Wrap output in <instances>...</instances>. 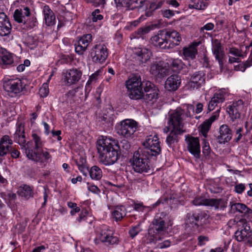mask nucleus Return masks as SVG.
<instances>
[{
    "label": "nucleus",
    "mask_w": 252,
    "mask_h": 252,
    "mask_svg": "<svg viewBox=\"0 0 252 252\" xmlns=\"http://www.w3.org/2000/svg\"><path fill=\"white\" fill-rule=\"evenodd\" d=\"M97 149L100 162L105 165L114 164L119 158L118 142L112 138L102 136L97 141Z\"/></svg>",
    "instance_id": "obj_1"
},
{
    "label": "nucleus",
    "mask_w": 252,
    "mask_h": 252,
    "mask_svg": "<svg viewBox=\"0 0 252 252\" xmlns=\"http://www.w3.org/2000/svg\"><path fill=\"white\" fill-rule=\"evenodd\" d=\"M191 112H194V107L192 105H188L186 110L177 108L174 111L169 112L168 125L173 128L183 130L184 121L186 118L191 116Z\"/></svg>",
    "instance_id": "obj_2"
},
{
    "label": "nucleus",
    "mask_w": 252,
    "mask_h": 252,
    "mask_svg": "<svg viewBox=\"0 0 252 252\" xmlns=\"http://www.w3.org/2000/svg\"><path fill=\"white\" fill-rule=\"evenodd\" d=\"M152 157L140 150L135 152L130 160L133 170L141 174L149 172L150 170L149 158Z\"/></svg>",
    "instance_id": "obj_3"
},
{
    "label": "nucleus",
    "mask_w": 252,
    "mask_h": 252,
    "mask_svg": "<svg viewBox=\"0 0 252 252\" xmlns=\"http://www.w3.org/2000/svg\"><path fill=\"white\" fill-rule=\"evenodd\" d=\"M117 133L126 139L134 138L138 128V123L133 119H125L116 125Z\"/></svg>",
    "instance_id": "obj_4"
},
{
    "label": "nucleus",
    "mask_w": 252,
    "mask_h": 252,
    "mask_svg": "<svg viewBox=\"0 0 252 252\" xmlns=\"http://www.w3.org/2000/svg\"><path fill=\"white\" fill-rule=\"evenodd\" d=\"M142 83L139 76H134L126 82L128 95L131 99H141L142 95Z\"/></svg>",
    "instance_id": "obj_5"
},
{
    "label": "nucleus",
    "mask_w": 252,
    "mask_h": 252,
    "mask_svg": "<svg viewBox=\"0 0 252 252\" xmlns=\"http://www.w3.org/2000/svg\"><path fill=\"white\" fill-rule=\"evenodd\" d=\"M26 156L29 159L38 162L41 165L43 166H45L48 160L51 158V155L47 151H44L41 149L38 151H34L32 148V142H29L28 145Z\"/></svg>",
    "instance_id": "obj_6"
},
{
    "label": "nucleus",
    "mask_w": 252,
    "mask_h": 252,
    "mask_svg": "<svg viewBox=\"0 0 252 252\" xmlns=\"http://www.w3.org/2000/svg\"><path fill=\"white\" fill-rule=\"evenodd\" d=\"M143 145L145 148L140 150L145 152L146 154L151 157H156L161 152L158 138L156 135L147 136Z\"/></svg>",
    "instance_id": "obj_7"
},
{
    "label": "nucleus",
    "mask_w": 252,
    "mask_h": 252,
    "mask_svg": "<svg viewBox=\"0 0 252 252\" xmlns=\"http://www.w3.org/2000/svg\"><path fill=\"white\" fill-rule=\"evenodd\" d=\"M90 55L94 62L102 63L108 57V49L104 44H96L92 48Z\"/></svg>",
    "instance_id": "obj_8"
},
{
    "label": "nucleus",
    "mask_w": 252,
    "mask_h": 252,
    "mask_svg": "<svg viewBox=\"0 0 252 252\" xmlns=\"http://www.w3.org/2000/svg\"><path fill=\"white\" fill-rule=\"evenodd\" d=\"M192 202L196 206H210L214 207L216 209H223L226 207V202L222 199H205L202 197H198L195 198Z\"/></svg>",
    "instance_id": "obj_9"
},
{
    "label": "nucleus",
    "mask_w": 252,
    "mask_h": 252,
    "mask_svg": "<svg viewBox=\"0 0 252 252\" xmlns=\"http://www.w3.org/2000/svg\"><path fill=\"white\" fill-rule=\"evenodd\" d=\"M237 230L235 233V238L239 242H246L248 235L251 230L248 222L245 219H241L237 222Z\"/></svg>",
    "instance_id": "obj_10"
},
{
    "label": "nucleus",
    "mask_w": 252,
    "mask_h": 252,
    "mask_svg": "<svg viewBox=\"0 0 252 252\" xmlns=\"http://www.w3.org/2000/svg\"><path fill=\"white\" fill-rule=\"evenodd\" d=\"M158 90L153 83L147 82L144 88V92L142 91L143 98L147 102H155L158 98Z\"/></svg>",
    "instance_id": "obj_11"
},
{
    "label": "nucleus",
    "mask_w": 252,
    "mask_h": 252,
    "mask_svg": "<svg viewBox=\"0 0 252 252\" xmlns=\"http://www.w3.org/2000/svg\"><path fill=\"white\" fill-rule=\"evenodd\" d=\"M246 110L245 103L242 99L234 101L227 107V111L232 119L239 118L240 114Z\"/></svg>",
    "instance_id": "obj_12"
},
{
    "label": "nucleus",
    "mask_w": 252,
    "mask_h": 252,
    "mask_svg": "<svg viewBox=\"0 0 252 252\" xmlns=\"http://www.w3.org/2000/svg\"><path fill=\"white\" fill-rule=\"evenodd\" d=\"M3 89L9 93L11 96L21 93L24 86L21 80H9L4 81L3 84Z\"/></svg>",
    "instance_id": "obj_13"
},
{
    "label": "nucleus",
    "mask_w": 252,
    "mask_h": 252,
    "mask_svg": "<svg viewBox=\"0 0 252 252\" xmlns=\"http://www.w3.org/2000/svg\"><path fill=\"white\" fill-rule=\"evenodd\" d=\"M63 75L64 81L68 85H72L77 83L81 79L82 72L78 68H72L63 72Z\"/></svg>",
    "instance_id": "obj_14"
},
{
    "label": "nucleus",
    "mask_w": 252,
    "mask_h": 252,
    "mask_svg": "<svg viewBox=\"0 0 252 252\" xmlns=\"http://www.w3.org/2000/svg\"><path fill=\"white\" fill-rule=\"evenodd\" d=\"M166 31L160 30L158 32L157 34L152 36L150 42L154 46L162 49H168L166 35Z\"/></svg>",
    "instance_id": "obj_15"
},
{
    "label": "nucleus",
    "mask_w": 252,
    "mask_h": 252,
    "mask_svg": "<svg viewBox=\"0 0 252 252\" xmlns=\"http://www.w3.org/2000/svg\"><path fill=\"white\" fill-rule=\"evenodd\" d=\"M14 139L16 142L21 146V149L25 151V154L26 155L28 145L31 141H28L26 143L24 128L22 124L18 125L16 130L14 134Z\"/></svg>",
    "instance_id": "obj_16"
},
{
    "label": "nucleus",
    "mask_w": 252,
    "mask_h": 252,
    "mask_svg": "<svg viewBox=\"0 0 252 252\" xmlns=\"http://www.w3.org/2000/svg\"><path fill=\"white\" fill-rule=\"evenodd\" d=\"M226 94L224 89H221L216 92L208 103V110L211 111L223 103L225 100Z\"/></svg>",
    "instance_id": "obj_17"
},
{
    "label": "nucleus",
    "mask_w": 252,
    "mask_h": 252,
    "mask_svg": "<svg viewBox=\"0 0 252 252\" xmlns=\"http://www.w3.org/2000/svg\"><path fill=\"white\" fill-rule=\"evenodd\" d=\"M212 50L216 60L218 61L220 67H222L223 64L222 59L224 56V53L219 40L217 39L212 40Z\"/></svg>",
    "instance_id": "obj_18"
},
{
    "label": "nucleus",
    "mask_w": 252,
    "mask_h": 252,
    "mask_svg": "<svg viewBox=\"0 0 252 252\" xmlns=\"http://www.w3.org/2000/svg\"><path fill=\"white\" fill-rule=\"evenodd\" d=\"M187 148L189 153L195 158L200 157V146L199 138L194 137H189L186 139Z\"/></svg>",
    "instance_id": "obj_19"
},
{
    "label": "nucleus",
    "mask_w": 252,
    "mask_h": 252,
    "mask_svg": "<svg viewBox=\"0 0 252 252\" xmlns=\"http://www.w3.org/2000/svg\"><path fill=\"white\" fill-rule=\"evenodd\" d=\"M113 231L108 227L105 226L100 231L99 236V240L106 244H114L117 243L118 239L116 236H113Z\"/></svg>",
    "instance_id": "obj_20"
},
{
    "label": "nucleus",
    "mask_w": 252,
    "mask_h": 252,
    "mask_svg": "<svg viewBox=\"0 0 252 252\" xmlns=\"http://www.w3.org/2000/svg\"><path fill=\"white\" fill-rule=\"evenodd\" d=\"M135 59L139 64L146 63L152 56L151 50L146 47L135 48L133 51Z\"/></svg>",
    "instance_id": "obj_21"
},
{
    "label": "nucleus",
    "mask_w": 252,
    "mask_h": 252,
    "mask_svg": "<svg viewBox=\"0 0 252 252\" xmlns=\"http://www.w3.org/2000/svg\"><path fill=\"white\" fill-rule=\"evenodd\" d=\"M92 40V36L91 34H87L81 37L75 44V52L79 55H82Z\"/></svg>",
    "instance_id": "obj_22"
},
{
    "label": "nucleus",
    "mask_w": 252,
    "mask_h": 252,
    "mask_svg": "<svg viewBox=\"0 0 252 252\" xmlns=\"http://www.w3.org/2000/svg\"><path fill=\"white\" fill-rule=\"evenodd\" d=\"M166 33L168 49L173 48L179 45L182 38L178 32L176 31H166Z\"/></svg>",
    "instance_id": "obj_23"
},
{
    "label": "nucleus",
    "mask_w": 252,
    "mask_h": 252,
    "mask_svg": "<svg viewBox=\"0 0 252 252\" xmlns=\"http://www.w3.org/2000/svg\"><path fill=\"white\" fill-rule=\"evenodd\" d=\"M219 133L217 139L220 144L228 142L232 138V131L227 125H222L220 127Z\"/></svg>",
    "instance_id": "obj_24"
},
{
    "label": "nucleus",
    "mask_w": 252,
    "mask_h": 252,
    "mask_svg": "<svg viewBox=\"0 0 252 252\" xmlns=\"http://www.w3.org/2000/svg\"><path fill=\"white\" fill-rule=\"evenodd\" d=\"M11 30V25L8 18L4 12L0 13V35H8Z\"/></svg>",
    "instance_id": "obj_25"
},
{
    "label": "nucleus",
    "mask_w": 252,
    "mask_h": 252,
    "mask_svg": "<svg viewBox=\"0 0 252 252\" xmlns=\"http://www.w3.org/2000/svg\"><path fill=\"white\" fill-rule=\"evenodd\" d=\"M150 71L154 75L164 76L168 73V69L164 65L163 62H155L152 63Z\"/></svg>",
    "instance_id": "obj_26"
},
{
    "label": "nucleus",
    "mask_w": 252,
    "mask_h": 252,
    "mask_svg": "<svg viewBox=\"0 0 252 252\" xmlns=\"http://www.w3.org/2000/svg\"><path fill=\"white\" fill-rule=\"evenodd\" d=\"M22 8L17 9L13 14L14 20L18 23H23L25 19L29 18L31 14L30 8L28 6H22Z\"/></svg>",
    "instance_id": "obj_27"
},
{
    "label": "nucleus",
    "mask_w": 252,
    "mask_h": 252,
    "mask_svg": "<svg viewBox=\"0 0 252 252\" xmlns=\"http://www.w3.org/2000/svg\"><path fill=\"white\" fill-rule=\"evenodd\" d=\"M205 82V73L200 71L194 73L190 77V85L193 88L197 89Z\"/></svg>",
    "instance_id": "obj_28"
},
{
    "label": "nucleus",
    "mask_w": 252,
    "mask_h": 252,
    "mask_svg": "<svg viewBox=\"0 0 252 252\" xmlns=\"http://www.w3.org/2000/svg\"><path fill=\"white\" fill-rule=\"evenodd\" d=\"M181 83L180 76L172 75L168 77L165 83V88L169 91H174L178 89Z\"/></svg>",
    "instance_id": "obj_29"
},
{
    "label": "nucleus",
    "mask_w": 252,
    "mask_h": 252,
    "mask_svg": "<svg viewBox=\"0 0 252 252\" xmlns=\"http://www.w3.org/2000/svg\"><path fill=\"white\" fill-rule=\"evenodd\" d=\"M215 113V114L212 115L209 119L206 120L199 126L200 131L204 137H207V133L210 129V127L213 123L219 117L218 111Z\"/></svg>",
    "instance_id": "obj_30"
},
{
    "label": "nucleus",
    "mask_w": 252,
    "mask_h": 252,
    "mask_svg": "<svg viewBox=\"0 0 252 252\" xmlns=\"http://www.w3.org/2000/svg\"><path fill=\"white\" fill-rule=\"evenodd\" d=\"M12 140L9 136L5 135L0 140V155L4 156L11 149Z\"/></svg>",
    "instance_id": "obj_31"
},
{
    "label": "nucleus",
    "mask_w": 252,
    "mask_h": 252,
    "mask_svg": "<svg viewBox=\"0 0 252 252\" xmlns=\"http://www.w3.org/2000/svg\"><path fill=\"white\" fill-rule=\"evenodd\" d=\"M165 214L162 212L157 214L152 221L153 229L158 233L163 231L165 228Z\"/></svg>",
    "instance_id": "obj_32"
},
{
    "label": "nucleus",
    "mask_w": 252,
    "mask_h": 252,
    "mask_svg": "<svg viewBox=\"0 0 252 252\" xmlns=\"http://www.w3.org/2000/svg\"><path fill=\"white\" fill-rule=\"evenodd\" d=\"M184 132L183 130L173 128L166 139V142L168 146L169 147H173L175 144L179 141V136Z\"/></svg>",
    "instance_id": "obj_33"
},
{
    "label": "nucleus",
    "mask_w": 252,
    "mask_h": 252,
    "mask_svg": "<svg viewBox=\"0 0 252 252\" xmlns=\"http://www.w3.org/2000/svg\"><path fill=\"white\" fill-rule=\"evenodd\" d=\"M197 46L196 43H192L189 47L183 49V55L185 60L189 61L195 58L197 54Z\"/></svg>",
    "instance_id": "obj_34"
},
{
    "label": "nucleus",
    "mask_w": 252,
    "mask_h": 252,
    "mask_svg": "<svg viewBox=\"0 0 252 252\" xmlns=\"http://www.w3.org/2000/svg\"><path fill=\"white\" fill-rule=\"evenodd\" d=\"M14 63L13 58L11 53L3 49H0V65L2 68Z\"/></svg>",
    "instance_id": "obj_35"
},
{
    "label": "nucleus",
    "mask_w": 252,
    "mask_h": 252,
    "mask_svg": "<svg viewBox=\"0 0 252 252\" xmlns=\"http://www.w3.org/2000/svg\"><path fill=\"white\" fill-rule=\"evenodd\" d=\"M42 13L44 15V19L45 24L48 26H50L55 24V16L53 11L48 5H45L43 7Z\"/></svg>",
    "instance_id": "obj_36"
},
{
    "label": "nucleus",
    "mask_w": 252,
    "mask_h": 252,
    "mask_svg": "<svg viewBox=\"0 0 252 252\" xmlns=\"http://www.w3.org/2000/svg\"><path fill=\"white\" fill-rule=\"evenodd\" d=\"M17 193L22 197L28 199L33 196V187L24 185L19 187Z\"/></svg>",
    "instance_id": "obj_37"
},
{
    "label": "nucleus",
    "mask_w": 252,
    "mask_h": 252,
    "mask_svg": "<svg viewBox=\"0 0 252 252\" xmlns=\"http://www.w3.org/2000/svg\"><path fill=\"white\" fill-rule=\"evenodd\" d=\"M100 120L104 123L107 124L108 126H112L113 124V121L115 119V115L114 111L109 108L106 110L100 117Z\"/></svg>",
    "instance_id": "obj_38"
},
{
    "label": "nucleus",
    "mask_w": 252,
    "mask_h": 252,
    "mask_svg": "<svg viewBox=\"0 0 252 252\" xmlns=\"http://www.w3.org/2000/svg\"><path fill=\"white\" fill-rule=\"evenodd\" d=\"M126 214V209L124 206L118 205L115 207L112 213L113 218L116 221L122 220Z\"/></svg>",
    "instance_id": "obj_39"
},
{
    "label": "nucleus",
    "mask_w": 252,
    "mask_h": 252,
    "mask_svg": "<svg viewBox=\"0 0 252 252\" xmlns=\"http://www.w3.org/2000/svg\"><path fill=\"white\" fill-rule=\"evenodd\" d=\"M231 212L232 213H235L237 212L244 213L245 214H249L252 212V210L248 208L246 205L240 203H235L231 204L230 202Z\"/></svg>",
    "instance_id": "obj_40"
},
{
    "label": "nucleus",
    "mask_w": 252,
    "mask_h": 252,
    "mask_svg": "<svg viewBox=\"0 0 252 252\" xmlns=\"http://www.w3.org/2000/svg\"><path fill=\"white\" fill-rule=\"evenodd\" d=\"M164 2V0H152L150 3L148 11L146 12V15L148 17L151 16L154 11L162 7Z\"/></svg>",
    "instance_id": "obj_41"
},
{
    "label": "nucleus",
    "mask_w": 252,
    "mask_h": 252,
    "mask_svg": "<svg viewBox=\"0 0 252 252\" xmlns=\"http://www.w3.org/2000/svg\"><path fill=\"white\" fill-rule=\"evenodd\" d=\"M32 148L34 151H38L41 150L43 145L44 142L42 140L40 136L35 132H33L32 134Z\"/></svg>",
    "instance_id": "obj_42"
},
{
    "label": "nucleus",
    "mask_w": 252,
    "mask_h": 252,
    "mask_svg": "<svg viewBox=\"0 0 252 252\" xmlns=\"http://www.w3.org/2000/svg\"><path fill=\"white\" fill-rule=\"evenodd\" d=\"M115 1L116 3L128 10H133L138 7L137 0H115Z\"/></svg>",
    "instance_id": "obj_43"
},
{
    "label": "nucleus",
    "mask_w": 252,
    "mask_h": 252,
    "mask_svg": "<svg viewBox=\"0 0 252 252\" xmlns=\"http://www.w3.org/2000/svg\"><path fill=\"white\" fill-rule=\"evenodd\" d=\"M173 71L178 72L183 67L184 63L181 60L179 59H171L167 63Z\"/></svg>",
    "instance_id": "obj_44"
},
{
    "label": "nucleus",
    "mask_w": 252,
    "mask_h": 252,
    "mask_svg": "<svg viewBox=\"0 0 252 252\" xmlns=\"http://www.w3.org/2000/svg\"><path fill=\"white\" fill-rule=\"evenodd\" d=\"M196 225H203L207 223L209 216L203 211H194Z\"/></svg>",
    "instance_id": "obj_45"
},
{
    "label": "nucleus",
    "mask_w": 252,
    "mask_h": 252,
    "mask_svg": "<svg viewBox=\"0 0 252 252\" xmlns=\"http://www.w3.org/2000/svg\"><path fill=\"white\" fill-rule=\"evenodd\" d=\"M89 174L93 180H99L102 176V171L97 166L94 165L89 170Z\"/></svg>",
    "instance_id": "obj_46"
},
{
    "label": "nucleus",
    "mask_w": 252,
    "mask_h": 252,
    "mask_svg": "<svg viewBox=\"0 0 252 252\" xmlns=\"http://www.w3.org/2000/svg\"><path fill=\"white\" fill-rule=\"evenodd\" d=\"M151 30L150 26L145 27L138 29L134 33V38H139L143 37L146 34L149 33Z\"/></svg>",
    "instance_id": "obj_47"
},
{
    "label": "nucleus",
    "mask_w": 252,
    "mask_h": 252,
    "mask_svg": "<svg viewBox=\"0 0 252 252\" xmlns=\"http://www.w3.org/2000/svg\"><path fill=\"white\" fill-rule=\"evenodd\" d=\"M25 43L31 49H33L37 45V38L32 35H28L26 39Z\"/></svg>",
    "instance_id": "obj_48"
},
{
    "label": "nucleus",
    "mask_w": 252,
    "mask_h": 252,
    "mask_svg": "<svg viewBox=\"0 0 252 252\" xmlns=\"http://www.w3.org/2000/svg\"><path fill=\"white\" fill-rule=\"evenodd\" d=\"M22 23L25 25L24 28H26L27 30H31L37 26L36 19L34 17L26 19L25 21H23Z\"/></svg>",
    "instance_id": "obj_49"
},
{
    "label": "nucleus",
    "mask_w": 252,
    "mask_h": 252,
    "mask_svg": "<svg viewBox=\"0 0 252 252\" xmlns=\"http://www.w3.org/2000/svg\"><path fill=\"white\" fill-rule=\"evenodd\" d=\"M142 230L140 224L132 227L129 230V234L131 238H134Z\"/></svg>",
    "instance_id": "obj_50"
},
{
    "label": "nucleus",
    "mask_w": 252,
    "mask_h": 252,
    "mask_svg": "<svg viewBox=\"0 0 252 252\" xmlns=\"http://www.w3.org/2000/svg\"><path fill=\"white\" fill-rule=\"evenodd\" d=\"M99 13L100 10L98 9H95L92 13V20L93 22H96L98 20H101L103 19V16Z\"/></svg>",
    "instance_id": "obj_51"
},
{
    "label": "nucleus",
    "mask_w": 252,
    "mask_h": 252,
    "mask_svg": "<svg viewBox=\"0 0 252 252\" xmlns=\"http://www.w3.org/2000/svg\"><path fill=\"white\" fill-rule=\"evenodd\" d=\"M228 54H231L236 57H244L242 52L239 49L235 47H231L229 48Z\"/></svg>",
    "instance_id": "obj_52"
},
{
    "label": "nucleus",
    "mask_w": 252,
    "mask_h": 252,
    "mask_svg": "<svg viewBox=\"0 0 252 252\" xmlns=\"http://www.w3.org/2000/svg\"><path fill=\"white\" fill-rule=\"evenodd\" d=\"M202 152L205 156H209L211 152L209 143L206 139H203Z\"/></svg>",
    "instance_id": "obj_53"
},
{
    "label": "nucleus",
    "mask_w": 252,
    "mask_h": 252,
    "mask_svg": "<svg viewBox=\"0 0 252 252\" xmlns=\"http://www.w3.org/2000/svg\"><path fill=\"white\" fill-rule=\"evenodd\" d=\"M67 206L69 208L72 209L70 211V214L74 216L76 213H78L80 211V209L77 206V204L72 202H68Z\"/></svg>",
    "instance_id": "obj_54"
},
{
    "label": "nucleus",
    "mask_w": 252,
    "mask_h": 252,
    "mask_svg": "<svg viewBox=\"0 0 252 252\" xmlns=\"http://www.w3.org/2000/svg\"><path fill=\"white\" fill-rule=\"evenodd\" d=\"M39 94L42 97L47 96L49 93L48 85L47 83H43L39 89Z\"/></svg>",
    "instance_id": "obj_55"
},
{
    "label": "nucleus",
    "mask_w": 252,
    "mask_h": 252,
    "mask_svg": "<svg viewBox=\"0 0 252 252\" xmlns=\"http://www.w3.org/2000/svg\"><path fill=\"white\" fill-rule=\"evenodd\" d=\"M119 150L122 149L126 151H128L130 148V144L129 142L126 140L121 141L120 144L118 143Z\"/></svg>",
    "instance_id": "obj_56"
},
{
    "label": "nucleus",
    "mask_w": 252,
    "mask_h": 252,
    "mask_svg": "<svg viewBox=\"0 0 252 252\" xmlns=\"http://www.w3.org/2000/svg\"><path fill=\"white\" fill-rule=\"evenodd\" d=\"M186 221L190 224L196 225L194 211L187 214Z\"/></svg>",
    "instance_id": "obj_57"
},
{
    "label": "nucleus",
    "mask_w": 252,
    "mask_h": 252,
    "mask_svg": "<svg viewBox=\"0 0 252 252\" xmlns=\"http://www.w3.org/2000/svg\"><path fill=\"white\" fill-rule=\"evenodd\" d=\"M162 16L167 19H170L175 15V11L170 9H164L161 10Z\"/></svg>",
    "instance_id": "obj_58"
},
{
    "label": "nucleus",
    "mask_w": 252,
    "mask_h": 252,
    "mask_svg": "<svg viewBox=\"0 0 252 252\" xmlns=\"http://www.w3.org/2000/svg\"><path fill=\"white\" fill-rule=\"evenodd\" d=\"M98 75L99 73L98 72H95V73H93L91 76H90L88 81L86 83V88H87V86H89L90 85H91L93 81H95L97 79Z\"/></svg>",
    "instance_id": "obj_59"
},
{
    "label": "nucleus",
    "mask_w": 252,
    "mask_h": 252,
    "mask_svg": "<svg viewBox=\"0 0 252 252\" xmlns=\"http://www.w3.org/2000/svg\"><path fill=\"white\" fill-rule=\"evenodd\" d=\"M78 168L79 171L85 176H87L88 173L89 172V169L88 167L87 166L86 164H84L82 165L78 166Z\"/></svg>",
    "instance_id": "obj_60"
},
{
    "label": "nucleus",
    "mask_w": 252,
    "mask_h": 252,
    "mask_svg": "<svg viewBox=\"0 0 252 252\" xmlns=\"http://www.w3.org/2000/svg\"><path fill=\"white\" fill-rule=\"evenodd\" d=\"M209 241V238L207 236H199L198 237V244L199 246H203L205 244L206 242Z\"/></svg>",
    "instance_id": "obj_61"
},
{
    "label": "nucleus",
    "mask_w": 252,
    "mask_h": 252,
    "mask_svg": "<svg viewBox=\"0 0 252 252\" xmlns=\"http://www.w3.org/2000/svg\"><path fill=\"white\" fill-rule=\"evenodd\" d=\"M214 28V24L212 23H209L205 25L203 27L200 28V31L201 32H204V30L206 31H211L213 30Z\"/></svg>",
    "instance_id": "obj_62"
},
{
    "label": "nucleus",
    "mask_w": 252,
    "mask_h": 252,
    "mask_svg": "<svg viewBox=\"0 0 252 252\" xmlns=\"http://www.w3.org/2000/svg\"><path fill=\"white\" fill-rule=\"evenodd\" d=\"M245 189V185L243 184H239L236 185L235 187V191L239 194H241L244 191Z\"/></svg>",
    "instance_id": "obj_63"
},
{
    "label": "nucleus",
    "mask_w": 252,
    "mask_h": 252,
    "mask_svg": "<svg viewBox=\"0 0 252 252\" xmlns=\"http://www.w3.org/2000/svg\"><path fill=\"white\" fill-rule=\"evenodd\" d=\"M88 189L91 192L99 194L100 192V189L98 187L95 185H90L88 187Z\"/></svg>",
    "instance_id": "obj_64"
}]
</instances>
